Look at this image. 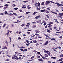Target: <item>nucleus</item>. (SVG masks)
Returning a JSON list of instances; mask_svg holds the SVG:
<instances>
[{
    "mask_svg": "<svg viewBox=\"0 0 63 63\" xmlns=\"http://www.w3.org/2000/svg\"><path fill=\"white\" fill-rule=\"evenodd\" d=\"M50 42V41H47L46 42V43L44 44V46H46V45H47L48 43H49Z\"/></svg>",
    "mask_w": 63,
    "mask_h": 63,
    "instance_id": "nucleus-1",
    "label": "nucleus"
},
{
    "mask_svg": "<svg viewBox=\"0 0 63 63\" xmlns=\"http://www.w3.org/2000/svg\"><path fill=\"white\" fill-rule=\"evenodd\" d=\"M50 9H47V10H45V12L47 14H48V13H49V11H50Z\"/></svg>",
    "mask_w": 63,
    "mask_h": 63,
    "instance_id": "nucleus-2",
    "label": "nucleus"
},
{
    "mask_svg": "<svg viewBox=\"0 0 63 63\" xmlns=\"http://www.w3.org/2000/svg\"><path fill=\"white\" fill-rule=\"evenodd\" d=\"M8 5L7 4H6L5 5H4V6H5V7L4 8V9H7V8H8Z\"/></svg>",
    "mask_w": 63,
    "mask_h": 63,
    "instance_id": "nucleus-3",
    "label": "nucleus"
},
{
    "mask_svg": "<svg viewBox=\"0 0 63 63\" xmlns=\"http://www.w3.org/2000/svg\"><path fill=\"white\" fill-rule=\"evenodd\" d=\"M7 48L6 46H5L3 47V48H2V49H7Z\"/></svg>",
    "mask_w": 63,
    "mask_h": 63,
    "instance_id": "nucleus-4",
    "label": "nucleus"
},
{
    "mask_svg": "<svg viewBox=\"0 0 63 63\" xmlns=\"http://www.w3.org/2000/svg\"><path fill=\"white\" fill-rule=\"evenodd\" d=\"M33 43H34L35 44L37 43V41L35 40H33Z\"/></svg>",
    "mask_w": 63,
    "mask_h": 63,
    "instance_id": "nucleus-5",
    "label": "nucleus"
},
{
    "mask_svg": "<svg viewBox=\"0 0 63 63\" xmlns=\"http://www.w3.org/2000/svg\"><path fill=\"white\" fill-rule=\"evenodd\" d=\"M37 26V25H35L34 24L33 26H32V28H35Z\"/></svg>",
    "mask_w": 63,
    "mask_h": 63,
    "instance_id": "nucleus-6",
    "label": "nucleus"
},
{
    "mask_svg": "<svg viewBox=\"0 0 63 63\" xmlns=\"http://www.w3.org/2000/svg\"><path fill=\"white\" fill-rule=\"evenodd\" d=\"M13 56H13L12 57V59H15V55H13Z\"/></svg>",
    "mask_w": 63,
    "mask_h": 63,
    "instance_id": "nucleus-7",
    "label": "nucleus"
},
{
    "mask_svg": "<svg viewBox=\"0 0 63 63\" xmlns=\"http://www.w3.org/2000/svg\"><path fill=\"white\" fill-rule=\"evenodd\" d=\"M35 32L37 33H40V31H39L38 30H35Z\"/></svg>",
    "mask_w": 63,
    "mask_h": 63,
    "instance_id": "nucleus-8",
    "label": "nucleus"
},
{
    "mask_svg": "<svg viewBox=\"0 0 63 63\" xmlns=\"http://www.w3.org/2000/svg\"><path fill=\"white\" fill-rule=\"evenodd\" d=\"M54 20H55V22H57V23H59V22H58V21H57V20L56 19H54Z\"/></svg>",
    "mask_w": 63,
    "mask_h": 63,
    "instance_id": "nucleus-9",
    "label": "nucleus"
},
{
    "mask_svg": "<svg viewBox=\"0 0 63 63\" xmlns=\"http://www.w3.org/2000/svg\"><path fill=\"white\" fill-rule=\"evenodd\" d=\"M62 13H59V16H58L59 17L60 16H62Z\"/></svg>",
    "mask_w": 63,
    "mask_h": 63,
    "instance_id": "nucleus-10",
    "label": "nucleus"
},
{
    "mask_svg": "<svg viewBox=\"0 0 63 63\" xmlns=\"http://www.w3.org/2000/svg\"><path fill=\"white\" fill-rule=\"evenodd\" d=\"M38 60L39 61H42V62H44V61L43 60H42L41 59H38Z\"/></svg>",
    "mask_w": 63,
    "mask_h": 63,
    "instance_id": "nucleus-11",
    "label": "nucleus"
},
{
    "mask_svg": "<svg viewBox=\"0 0 63 63\" xmlns=\"http://www.w3.org/2000/svg\"><path fill=\"white\" fill-rule=\"evenodd\" d=\"M28 14H31V12H27L26 13V15H27Z\"/></svg>",
    "mask_w": 63,
    "mask_h": 63,
    "instance_id": "nucleus-12",
    "label": "nucleus"
},
{
    "mask_svg": "<svg viewBox=\"0 0 63 63\" xmlns=\"http://www.w3.org/2000/svg\"><path fill=\"white\" fill-rule=\"evenodd\" d=\"M46 11V10L45 9H44L43 10H42L40 11V12H45V11Z\"/></svg>",
    "mask_w": 63,
    "mask_h": 63,
    "instance_id": "nucleus-13",
    "label": "nucleus"
},
{
    "mask_svg": "<svg viewBox=\"0 0 63 63\" xmlns=\"http://www.w3.org/2000/svg\"><path fill=\"white\" fill-rule=\"evenodd\" d=\"M15 59L16 60H18L19 59V58L18 57H16L15 58Z\"/></svg>",
    "mask_w": 63,
    "mask_h": 63,
    "instance_id": "nucleus-14",
    "label": "nucleus"
},
{
    "mask_svg": "<svg viewBox=\"0 0 63 63\" xmlns=\"http://www.w3.org/2000/svg\"><path fill=\"white\" fill-rule=\"evenodd\" d=\"M34 6L35 7H38V4H37V3H36L34 4Z\"/></svg>",
    "mask_w": 63,
    "mask_h": 63,
    "instance_id": "nucleus-15",
    "label": "nucleus"
},
{
    "mask_svg": "<svg viewBox=\"0 0 63 63\" xmlns=\"http://www.w3.org/2000/svg\"><path fill=\"white\" fill-rule=\"evenodd\" d=\"M20 50H21V51H23L24 52L25 51L23 49H20Z\"/></svg>",
    "mask_w": 63,
    "mask_h": 63,
    "instance_id": "nucleus-16",
    "label": "nucleus"
},
{
    "mask_svg": "<svg viewBox=\"0 0 63 63\" xmlns=\"http://www.w3.org/2000/svg\"><path fill=\"white\" fill-rule=\"evenodd\" d=\"M36 13H38V12H34L32 15H35Z\"/></svg>",
    "mask_w": 63,
    "mask_h": 63,
    "instance_id": "nucleus-17",
    "label": "nucleus"
},
{
    "mask_svg": "<svg viewBox=\"0 0 63 63\" xmlns=\"http://www.w3.org/2000/svg\"><path fill=\"white\" fill-rule=\"evenodd\" d=\"M45 57H47L48 56V55L47 54H45Z\"/></svg>",
    "mask_w": 63,
    "mask_h": 63,
    "instance_id": "nucleus-18",
    "label": "nucleus"
},
{
    "mask_svg": "<svg viewBox=\"0 0 63 63\" xmlns=\"http://www.w3.org/2000/svg\"><path fill=\"white\" fill-rule=\"evenodd\" d=\"M6 24H4L3 26L2 27L3 28H4V27H5V26H6Z\"/></svg>",
    "mask_w": 63,
    "mask_h": 63,
    "instance_id": "nucleus-19",
    "label": "nucleus"
},
{
    "mask_svg": "<svg viewBox=\"0 0 63 63\" xmlns=\"http://www.w3.org/2000/svg\"><path fill=\"white\" fill-rule=\"evenodd\" d=\"M44 35H45V36L46 37H48V38H49V36H48V35H47L46 34H44Z\"/></svg>",
    "mask_w": 63,
    "mask_h": 63,
    "instance_id": "nucleus-20",
    "label": "nucleus"
},
{
    "mask_svg": "<svg viewBox=\"0 0 63 63\" xmlns=\"http://www.w3.org/2000/svg\"><path fill=\"white\" fill-rule=\"evenodd\" d=\"M46 16H47V18H49V16L48 15H45Z\"/></svg>",
    "mask_w": 63,
    "mask_h": 63,
    "instance_id": "nucleus-21",
    "label": "nucleus"
},
{
    "mask_svg": "<svg viewBox=\"0 0 63 63\" xmlns=\"http://www.w3.org/2000/svg\"><path fill=\"white\" fill-rule=\"evenodd\" d=\"M6 44L8 46L9 44H8V43L7 42V41H6L5 42Z\"/></svg>",
    "mask_w": 63,
    "mask_h": 63,
    "instance_id": "nucleus-22",
    "label": "nucleus"
},
{
    "mask_svg": "<svg viewBox=\"0 0 63 63\" xmlns=\"http://www.w3.org/2000/svg\"><path fill=\"white\" fill-rule=\"evenodd\" d=\"M17 22H21V21L20 20H17Z\"/></svg>",
    "mask_w": 63,
    "mask_h": 63,
    "instance_id": "nucleus-23",
    "label": "nucleus"
},
{
    "mask_svg": "<svg viewBox=\"0 0 63 63\" xmlns=\"http://www.w3.org/2000/svg\"><path fill=\"white\" fill-rule=\"evenodd\" d=\"M48 24V25H49V26H48V27H51L52 26V25L51 24Z\"/></svg>",
    "mask_w": 63,
    "mask_h": 63,
    "instance_id": "nucleus-24",
    "label": "nucleus"
},
{
    "mask_svg": "<svg viewBox=\"0 0 63 63\" xmlns=\"http://www.w3.org/2000/svg\"><path fill=\"white\" fill-rule=\"evenodd\" d=\"M5 34H7V36H8L9 35V32H8L6 33Z\"/></svg>",
    "mask_w": 63,
    "mask_h": 63,
    "instance_id": "nucleus-25",
    "label": "nucleus"
},
{
    "mask_svg": "<svg viewBox=\"0 0 63 63\" xmlns=\"http://www.w3.org/2000/svg\"><path fill=\"white\" fill-rule=\"evenodd\" d=\"M60 57L61 58L63 57V54L61 55H60Z\"/></svg>",
    "mask_w": 63,
    "mask_h": 63,
    "instance_id": "nucleus-26",
    "label": "nucleus"
},
{
    "mask_svg": "<svg viewBox=\"0 0 63 63\" xmlns=\"http://www.w3.org/2000/svg\"><path fill=\"white\" fill-rule=\"evenodd\" d=\"M14 9L15 10H17L18 9V8H14Z\"/></svg>",
    "mask_w": 63,
    "mask_h": 63,
    "instance_id": "nucleus-27",
    "label": "nucleus"
},
{
    "mask_svg": "<svg viewBox=\"0 0 63 63\" xmlns=\"http://www.w3.org/2000/svg\"><path fill=\"white\" fill-rule=\"evenodd\" d=\"M42 58H43V59L44 60L47 59V58L42 57Z\"/></svg>",
    "mask_w": 63,
    "mask_h": 63,
    "instance_id": "nucleus-28",
    "label": "nucleus"
},
{
    "mask_svg": "<svg viewBox=\"0 0 63 63\" xmlns=\"http://www.w3.org/2000/svg\"><path fill=\"white\" fill-rule=\"evenodd\" d=\"M24 3H27V2H28V0H26L25 1H23Z\"/></svg>",
    "mask_w": 63,
    "mask_h": 63,
    "instance_id": "nucleus-29",
    "label": "nucleus"
},
{
    "mask_svg": "<svg viewBox=\"0 0 63 63\" xmlns=\"http://www.w3.org/2000/svg\"><path fill=\"white\" fill-rule=\"evenodd\" d=\"M30 24V23H29V22L27 23V24L28 26H29V25H30V24Z\"/></svg>",
    "mask_w": 63,
    "mask_h": 63,
    "instance_id": "nucleus-30",
    "label": "nucleus"
},
{
    "mask_svg": "<svg viewBox=\"0 0 63 63\" xmlns=\"http://www.w3.org/2000/svg\"><path fill=\"white\" fill-rule=\"evenodd\" d=\"M37 54H40V52H37Z\"/></svg>",
    "mask_w": 63,
    "mask_h": 63,
    "instance_id": "nucleus-31",
    "label": "nucleus"
},
{
    "mask_svg": "<svg viewBox=\"0 0 63 63\" xmlns=\"http://www.w3.org/2000/svg\"><path fill=\"white\" fill-rule=\"evenodd\" d=\"M47 32H48V33H50V31L49 30H48L47 31Z\"/></svg>",
    "mask_w": 63,
    "mask_h": 63,
    "instance_id": "nucleus-32",
    "label": "nucleus"
},
{
    "mask_svg": "<svg viewBox=\"0 0 63 63\" xmlns=\"http://www.w3.org/2000/svg\"><path fill=\"white\" fill-rule=\"evenodd\" d=\"M63 38V37H62V36H60L59 37V38L60 39H62V38Z\"/></svg>",
    "mask_w": 63,
    "mask_h": 63,
    "instance_id": "nucleus-33",
    "label": "nucleus"
},
{
    "mask_svg": "<svg viewBox=\"0 0 63 63\" xmlns=\"http://www.w3.org/2000/svg\"><path fill=\"white\" fill-rule=\"evenodd\" d=\"M51 58H53V59H56V57H51Z\"/></svg>",
    "mask_w": 63,
    "mask_h": 63,
    "instance_id": "nucleus-34",
    "label": "nucleus"
},
{
    "mask_svg": "<svg viewBox=\"0 0 63 63\" xmlns=\"http://www.w3.org/2000/svg\"><path fill=\"white\" fill-rule=\"evenodd\" d=\"M39 9H40V7H38L37 8H36V9L37 10H39Z\"/></svg>",
    "mask_w": 63,
    "mask_h": 63,
    "instance_id": "nucleus-35",
    "label": "nucleus"
},
{
    "mask_svg": "<svg viewBox=\"0 0 63 63\" xmlns=\"http://www.w3.org/2000/svg\"><path fill=\"white\" fill-rule=\"evenodd\" d=\"M50 2H51L52 3H53V4H55V3H54V2L52 1H50Z\"/></svg>",
    "mask_w": 63,
    "mask_h": 63,
    "instance_id": "nucleus-36",
    "label": "nucleus"
},
{
    "mask_svg": "<svg viewBox=\"0 0 63 63\" xmlns=\"http://www.w3.org/2000/svg\"><path fill=\"white\" fill-rule=\"evenodd\" d=\"M49 24H53V23L52 22H50L49 23Z\"/></svg>",
    "mask_w": 63,
    "mask_h": 63,
    "instance_id": "nucleus-37",
    "label": "nucleus"
},
{
    "mask_svg": "<svg viewBox=\"0 0 63 63\" xmlns=\"http://www.w3.org/2000/svg\"><path fill=\"white\" fill-rule=\"evenodd\" d=\"M56 5L58 7H59V6H61V4H57Z\"/></svg>",
    "mask_w": 63,
    "mask_h": 63,
    "instance_id": "nucleus-38",
    "label": "nucleus"
},
{
    "mask_svg": "<svg viewBox=\"0 0 63 63\" xmlns=\"http://www.w3.org/2000/svg\"><path fill=\"white\" fill-rule=\"evenodd\" d=\"M19 58L20 60H21L22 59V58H21V57H19Z\"/></svg>",
    "mask_w": 63,
    "mask_h": 63,
    "instance_id": "nucleus-39",
    "label": "nucleus"
},
{
    "mask_svg": "<svg viewBox=\"0 0 63 63\" xmlns=\"http://www.w3.org/2000/svg\"><path fill=\"white\" fill-rule=\"evenodd\" d=\"M39 55H40V56H41V57H44V56L42 55L41 54H40Z\"/></svg>",
    "mask_w": 63,
    "mask_h": 63,
    "instance_id": "nucleus-40",
    "label": "nucleus"
},
{
    "mask_svg": "<svg viewBox=\"0 0 63 63\" xmlns=\"http://www.w3.org/2000/svg\"><path fill=\"white\" fill-rule=\"evenodd\" d=\"M39 42H42L43 41V40H42L41 39H40L39 40Z\"/></svg>",
    "mask_w": 63,
    "mask_h": 63,
    "instance_id": "nucleus-41",
    "label": "nucleus"
},
{
    "mask_svg": "<svg viewBox=\"0 0 63 63\" xmlns=\"http://www.w3.org/2000/svg\"><path fill=\"white\" fill-rule=\"evenodd\" d=\"M39 44H35V46L36 47H37V46H39Z\"/></svg>",
    "mask_w": 63,
    "mask_h": 63,
    "instance_id": "nucleus-42",
    "label": "nucleus"
},
{
    "mask_svg": "<svg viewBox=\"0 0 63 63\" xmlns=\"http://www.w3.org/2000/svg\"><path fill=\"white\" fill-rule=\"evenodd\" d=\"M37 34L36 33L35 34V35H36V36H39V34Z\"/></svg>",
    "mask_w": 63,
    "mask_h": 63,
    "instance_id": "nucleus-43",
    "label": "nucleus"
},
{
    "mask_svg": "<svg viewBox=\"0 0 63 63\" xmlns=\"http://www.w3.org/2000/svg\"><path fill=\"white\" fill-rule=\"evenodd\" d=\"M24 24H23L21 25V26H22V27H23L24 26Z\"/></svg>",
    "mask_w": 63,
    "mask_h": 63,
    "instance_id": "nucleus-44",
    "label": "nucleus"
},
{
    "mask_svg": "<svg viewBox=\"0 0 63 63\" xmlns=\"http://www.w3.org/2000/svg\"><path fill=\"white\" fill-rule=\"evenodd\" d=\"M56 33H59H59L61 34V32H57Z\"/></svg>",
    "mask_w": 63,
    "mask_h": 63,
    "instance_id": "nucleus-45",
    "label": "nucleus"
},
{
    "mask_svg": "<svg viewBox=\"0 0 63 63\" xmlns=\"http://www.w3.org/2000/svg\"><path fill=\"white\" fill-rule=\"evenodd\" d=\"M52 14H57V13H55V12H53L52 13Z\"/></svg>",
    "mask_w": 63,
    "mask_h": 63,
    "instance_id": "nucleus-46",
    "label": "nucleus"
},
{
    "mask_svg": "<svg viewBox=\"0 0 63 63\" xmlns=\"http://www.w3.org/2000/svg\"><path fill=\"white\" fill-rule=\"evenodd\" d=\"M18 39H19V40H21V38H20V37H18Z\"/></svg>",
    "mask_w": 63,
    "mask_h": 63,
    "instance_id": "nucleus-47",
    "label": "nucleus"
},
{
    "mask_svg": "<svg viewBox=\"0 0 63 63\" xmlns=\"http://www.w3.org/2000/svg\"><path fill=\"white\" fill-rule=\"evenodd\" d=\"M6 61H10V60L8 59H6Z\"/></svg>",
    "mask_w": 63,
    "mask_h": 63,
    "instance_id": "nucleus-48",
    "label": "nucleus"
},
{
    "mask_svg": "<svg viewBox=\"0 0 63 63\" xmlns=\"http://www.w3.org/2000/svg\"><path fill=\"white\" fill-rule=\"evenodd\" d=\"M34 57H34V56H32V57L31 58V59H32Z\"/></svg>",
    "mask_w": 63,
    "mask_h": 63,
    "instance_id": "nucleus-49",
    "label": "nucleus"
},
{
    "mask_svg": "<svg viewBox=\"0 0 63 63\" xmlns=\"http://www.w3.org/2000/svg\"><path fill=\"white\" fill-rule=\"evenodd\" d=\"M26 8V6H25L24 7H22L21 8L22 9H25V8Z\"/></svg>",
    "mask_w": 63,
    "mask_h": 63,
    "instance_id": "nucleus-50",
    "label": "nucleus"
},
{
    "mask_svg": "<svg viewBox=\"0 0 63 63\" xmlns=\"http://www.w3.org/2000/svg\"><path fill=\"white\" fill-rule=\"evenodd\" d=\"M51 40H55V38H51Z\"/></svg>",
    "mask_w": 63,
    "mask_h": 63,
    "instance_id": "nucleus-51",
    "label": "nucleus"
},
{
    "mask_svg": "<svg viewBox=\"0 0 63 63\" xmlns=\"http://www.w3.org/2000/svg\"><path fill=\"white\" fill-rule=\"evenodd\" d=\"M8 31V32L9 33V32H10V33H12V31Z\"/></svg>",
    "mask_w": 63,
    "mask_h": 63,
    "instance_id": "nucleus-52",
    "label": "nucleus"
},
{
    "mask_svg": "<svg viewBox=\"0 0 63 63\" xmlns=\"http://www.w3.org/2000/svg\"><path fill=\"white\" fill-rule=\"evenodd\" d=\"M13 14H14V15H15V16H16V15H17L16 14V13H13Z\"/></svg>",
    "mask_w": 63,
    "mask_h": 63,
    "instance_id": "nucleus-53",
    "label": "nucleus"
},
{
    "mask_svg": "<svg viewBox=\"0 0 63 63\" xmlns=\"http://www.w3.org/2000/svg\"><path fill=\"white\" fill-rule=\"evenodd\" d=\"M54 51H55L56 52H57V51L56 50L54 49L53 50Z\"/></svg>",
    "mask_w": 63,
    "mask_h": 63,
    "instance_id": "nucleus-54",
    "label": "nucleus"
},
{
    "mask_svg": "<svg viewBox=\"0 0 63 63\" xmlns=\"http://www.w3.org/2000/svg\"><path fill=\"white\" fill-rule=\"evenodd\" d=\"M54 28V29H57V27H54V28Z\"/></svg>",
    "mask_w": 63,
    "mask_h": 63,
    "instance_id": "nucleus-55",
    "label": "nucleus"
},
{
    "mask_svg": "<svg viewBox=\"0 0 63 63\" xmlns=\"http://www.w3.org/2000/svg\"><path fill=\"white\" fill-rule=\"evenodd\" d=\"M35 19H38V18L37 16L35 17Z\"/></svg>",
    "mask_w": 63,
    "mask_h": 63,
    "instance_id": "nucleus-56",
    "label": "nucleus"
},
{
    "mask_svg": "<svg viewBox=\"0 0 63 63\" xmlns=\"http://www.w3.org/2000/svg\"><path fill=\"white\" fill-rule=\"evenodd\" d=\"M37 58H40V56H39L37 55Z\"/></svg>",
    "mask_w": 63,
    "mask_h": 63,
    "instance_id": "nucleus-57",
    "label": "nucleus"
},
{
    "mask_svg": "<svg viewBox=\"0 0 63 63\" xmlns=\"http://www.w3.org/2000/svg\"><path fill=\"white\" fill-rule=\"evenodd\" d=\"M4 14H6V15H7V11H5V12L4 13Z\"/></svg>",
    "mask_w": 63,
    "mask_h": 63,
    "instance_id": "nucleus-58",
    "label": "nucleus"
},
{
    "mask_svg": "<svg viewBox=\"0 0 63 63\" xmlns=\"http://www.w3.org/2000/svg\"><path fill=\"white\" fill-rule=\"evenodd\" d=\"M49 28L50 29V30H52V28L49 27Z\"/></svg>",
    "mask_w": 63,
    "mask_h": 63,
    "instance_id": "nucleus-59",
    "label": "nucleus"
},
{
    "mask_svg": "<svg viewBox=\"0 0 63 63\" xmlns=\"http://www.w3.org/2000/svg\"><path fill=\"white\" fill-rule=\"evenodd\" d=\"M47 3H50V2H49V1H48V0H47L46 1Z\"/></svg>",
    "mask_w": 63,
    "mask_h": 63,
    "instance_id": "nucleus-60",
    "label": "nucleus"
},
{
    "mask_svg": "<svg viewBox=\"0 0 63 63\" xmlns=\"http://www.w3.org/2000/svg\"><path fill=\"white\" fill-rule=\"evenodd\" d=\"M19 11L21 13H22V11L21 10H20Z\"/></svg>",
    "mask_w": 63,
    "mask_h": 63,
    "instance_id": "nucleus-61",
    "label": "nucleus"
},
{
    "mask_svg": "<svg viewBox=\"0 0 63 63\" xmlns=\"http://www.w3.org/2000/svg\"><path fill=\"white\" fill-rule=\"evenodd\" d=\"M9 38V39L11 41V39H12V38H11V37H10Z\"/></svg>",
    "mask_w": 63,
    "mask_h": 63,
    "instance_id": "nucleus-62",
    "label": "nucleus"
},
{
    "mask_svg": "<svg viewBox=\"0 0 63 63\" xmlns=\"http://www.w3.org/2000/svg\"><path fill=\"white\" fill-rule=\"evenodd\" d=\"M51 61H48V62H47V63H51Z\"/></svg>",
    "mask_w": 63,
    "mask_h": 63,
    "instance_id": "nucleus-63",
    "label": "nucleus"
},
{
    "mask_svg": "<svg viewBox=\"0 0 63 63\" xmlns=\"http://www.w3.org/2000/svg\"><path fill=\"white\" fill-rule=\"evenodd\" d=\"M26 46H29V44H26Z\"/></svg>",
    "mask_w": 63,
    "mask_h": 63,
    "instance_id": "nucleus-64",
    "label": "nucleus"
}]
</instances>
